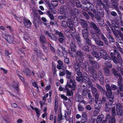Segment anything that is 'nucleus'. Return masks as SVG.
Instances as JSON below:
<instances>
[{"instance_id":"obj_1","label":"nucleus","mask_w":123,"mask_h":123,"mask_svg":"<svg viewBox=\"0 0 123 123\" xmlns=\"http://www.w3.org/2000/svg\"><path fill=\"white\" fill-rule=\"evenodd\" d=\"M114 52L110 53V56L111 58L115 63H122V61L121 60V55L118 51L117 49V48L115 46L113 47Z\"/></svg>"},{"instance_id":"obj_2","label":"nucleus","mask_w":123,"mask_h":123,"mask_svg":"<svg viewBox=\"0 0 123 123\" xmlns=\"http://www.w3.org/2000/svg\"><path fill=\"white\" fill-rule=\"evenodd\" d=\"M40 41L42 43V47L43 50V51L46 53H47L48 52V49L47 47L45 46L44 43H46L47 42L46 38L43 35H41L40 36Z\"/></svg>"},{"instance_id":"obj_3","label":"nucleus","mask_w":123,"mask_h":123,"mask_svg":"<svg viewBox=\"0 0 123 123\" xmlns=\"http://www.w3.org/2000/svg\"><path fill=\"white\" fill-rule=\"evenodd\" d=\"M80 63H75L73 66V68L75 69V73L78 76H80L82 75L81 72H80V65L84 63L83 62V60H80Z\"/></svg>"},{"instance_id":"obj_4","label":"nucleus","mask_w":123,"mask_h":123,"mask_svg":"<svg viewBox=\"0 0 123 123\" xmlns=\"http://www.w3.org/2000/svg\"><path fill=\"white\" fill-rule=\"evenodd\" d=\"M68 79L67 84L66 85V86H67L70 88H71L74 90L76 86V84L75 83V80L71 78Z\"/></svg>"},{"instance_id":"obj_5","label":"nucleus","mask_w":123,"mask_h":123,"mask_svg":"<svg viewBox=\"0 0 123 123\" xmlns=\"http://www.w3.org/2000/svg\"><path fill=\"white\" fill-rule=\"evenodd\" d=\"M66 74V78L67 79H69L71 78L72 73L71 72L66 69L62 71H60L59 75L60 76H62L65 75Z\"/></svg>"},{"instance_id":"obj_6","label":"nucleus","mask_w":123,"mask_h":123,"mask_svg":"<svg viewBox=\"0 0 123 123\" xmlns=\"http://www.w3.org/2000/svg\"><path fill=\"white\" fill-rule=\"evenodd\" d=\"M113 101L114 99H111L108 100V101L106 103L105 107V110L106 111L109 112L110 111Z\"/></svg>"},{"instance_id":"obj_7","label":"nucleus","mask_w":123,"mask_h":123,"mask_svg":"<svg viewBox=\"0 0 123 123\" xmlns=\"http://www.w3.org/2000/svg\"><path fill=\"white\" fill-rule=\"evenodd\" d=\"M90 25L92 28L94 29L95 32L98 34H100L101 33L100 30L98 26H97L95 23L93 22H92L90 24Z\"/></svg>"},{"instance_id":"obj_8","label":"nucleus","mask_w":123,"mask_h":123,"mask_svg":"<svg viewBox=\"0 0 123 123\" xmlns=\"http://www.w3.org/2000/svg\"><path fill=\"white\" fill-rule=\"evenodd\" d=\"M102 91H103L104 94H105L106 96L108 99V100L114 99V95L113 94H111L108 92L107 91H106L104 90L103 89V90Z\"/></svg>"},{"instance_id":"obj_9","label":"nucleus","mask_w":123,"mask_h":123,"mask_svg":"<svg viewBox=\"0 0 123 123\" xmlns=\"http://www.w3.org/2000/svg\"><path fill=\"white\" fill-rule=\"evenodd\" d=\"M116 111L117 115L122 116L123 113L122 106L119 104L117 105L116 107Z\"/></svg>"},{"instance_id":"obj_10","label":"nucleus","mask_w":123,"mask_h":123,"mask_svg":"<svg viewBox=\"0 0 123 123\" xmlns=\"http://www.w3.org/2000/svg\"><path fill=\"white\" fill-rule=\"evenodd\" d=\"M67 9L66 6H64L63 7H61L58 9V13L61 14H63L64 13L66 15L67 13Z\"/></svg>"},{"instance_id":"obj_11","label":"nucleus","mask_w":123,"mask_h":123,"mask_svg":"<svg viewBox=\"0 0 123 123\" xmlns=\"http://www.w3.org/2000/svg\"><path fill=\"white\" fill-rule=\"evenodd\" d=\"M23 23L25 27L27 28H29L32 24L29 19L26 18L24 19Z\"/></svg>"},{"instance_id":"obj_12","label":"nucleus","mask_w":123,"mask_h":123,"mask_svg":"<svg viewBox=\"0 0 123 123\" xmlns=\"http://www.w3.org/2000/svg\"><path fill=\"white\" fill-rule=\"evenodd\" d=\"M98 73L99 81L100 82V83L101 84H103L104 81L103 75L102 72L100 71H98Z\"/></svg>"},{"instance_id":"obj_13","label":"nucleus","mask_w":123,"mask_h":123,"mask_svg":"<svg viewBox=\"0 0 123 123\" xmlns=\"http://www.w3.org/2000/svg\"><path fill=\"white\" fill-rule=\"evenodd\" d=\"M66 23L70 30H71L72 31H73V25L70 19L69 18L68 19V21Z\"/></svg>"},{"instance_id":"obj_14","label":"nucleus","mask_w":123,"mask_h":123,"mask_svg":"<svg viewBox=\"0 0 123 123\" xmlns=\"http://www.w3.org/2000/svg\"><path fill=\"white\" fill-rule=\"evenodd\" d=\"M103 70L104 74L106 76H111L112 75V74L110 72L109 69L107 67H104Z\"/></svg>"},{"instance_id":"obj_15","label":"nucleus","mask_w":123,"mask_h":123,"mask_svg":"<svg viewBox=\"0 0 123 123\" xmlns=\"http://www.w3.org/2000/svg\"><path fill=\"white\" fill-rule=\"evenodd\" d=\"M70 47L71 51L74 52H75V48H76L74 42L72 40L71 41V43L70 44Z\"/></svg>"},{"instance_id":"obj_16","label":"nucleus","mask_w":123,"mask_h":123,"mask_svg":"<svg viewBox=\"0 0 123 123\" xmlns=\"http://www.w3.org/2000/svg\"><path fill=\"white\" fill-rule=\"evenodd\" d=\"M91 54L94 57L97 58L98 60H99L101 58L99 53L95 51H92L91 52Z\"/></svg>"},{"instance_id":"obj_17","label":"nucleus","mask_w":123,"mask_h":123,"mask_svg":"<svg viewBox=\"0 0 123 123\" xmlns=\"http://www.w3.org/2000/svg\"><path fill=\"white\" fill-rule=\"evenodd\" d=\"M103 117L101 116H99L96 119L97 123H106V120H102Z\"/></svg>"},{"instance_id":"obj_18","label":"nucleus","mask_w":123,"mask_h":123,"mask_svg":"<svg viewBox=\"0 0 123 123\" xmlns=\"http://www.w3.org/2000/svg\"><path fill=\"white\" fill-rule=\"evenodd\" d=\"M70 13L72 15H75V14L78 15L79 13L77 9L74 8L73 9H71L70 11Z\"/></svg>"},{"instance_id":"obj_19","label":"nucleus","mask_w":123,"mask_h":123,"mask_svg":"<svg viewBox=\"0 0 123 123\" xmlns=\"http://www.w3.org/2000/svg\"><path fill=\"white\" fill-rule=\"evenodd\" d=\"M91 6H89V7H87V6H85V10H86L88 12V13L92 17L93 16V15L92 12H90L89 11H92V8L91 7Z\"/></svg>"},{"instance_id":"obj_20","label":"nucleus","mask_w":123,"mask_h":123,"mask_svg":"<svg viewBox=\"0 0 123 123\" xmlns=\"http://www.w3.org/2000/svg\"><path fill=\"white\" fill-rule=\"evenodd\" d=\"M6 40L10 43H12L14 40L12 37L9 35H7V38Z\"/></svg>"},{"instance_id":"obj_21","label":"nucleus","mask_w":123,"mask_h":123,"mask_svg":"<svg viewBox=\"0 0 123 123\" xmlns=\"http://www.w3.org/2000/svg\"><path fill=\"white\" fill-rule=\"evenodd\" d=\"M118 77H119V78L118 79L117 81V85L119 86H122L123 85V78L121 76Z\"/></svg>"},{"instance_id":"obj_22","label":"nucleus","mask_w":123,"mask_h":123,"mask_svg":"<svg viewBox=\"0 0 123 123\" xmlns=\"http://www.w3.org/2000/svg\"><path fill=\"white\" fill-rule=\"evenodd\" d=\"M95 42L97 45L99 46H103L104 45L103 42L99 40V39H98Z\"/></svg>"},{"instance_id":"obj_23","label":"nucleus","mask_w":123,"mask_h":123,"mask_svg":"<svg viewBox=\"0 0 123 123\" xmlns=\"http://www.w3.org/2000/svg\"><path fill=\"white\" fill-rule=\"evenodd\" d=\"M87 58L88 59L89 61L91 63L92 65L94 63V62L95 61H94V58L92 57L90 55H88L87 56Z\"/></svg>"},{"instance_id":"obj_24","label":"nucleus","mask_w":123,"mask_h":123,"mask_svg":"<svg viewBox=\"0 0 123 123\" xmlns=\"http://www.w3.org/2000/svg\"><path fill=\"white\" fill-rule=\"evenodd\" d=\"M34 50L35 51V54L38 57L40 56L41 55L40 51L37 48H34Z\"/></svg>"},{"instance_id":"obj_25","label":"nucleus","mask_w":123,"mask_h":123,"mask_svg":"<svg viewBox=\"0 0 123 123\" xmlns=\"http://www.w3.org/2000/svg\"><path fill=\"white\" fill-rule=\"evenodd\" d=\"M112 72L115 76L119 77L121 76L120 74L118 73L116 71L115 69L113 68L111 70Z\"/></svg>"},{"instance_id":"obj_26","label":"nucleus","mask_w":123,"mask_h":123,"mask_svg":"<svg viewBox=\"0 0 123 123\" xmlns=\"http://www.w3.org/2000/svg\"><path fill=\"white\" fill-rule=\"evenodd\" d=\"M104 64L108 68H112V65L111 63V62L109 60L106 61L105 62Z\"/></svg>"},{"instance_id":"obj_27","label":"nucleus","mask_w":123,"mask_h":123,"mask_svg":"<svg viewBox=\"0 0 123 123\" xmlns=\"http://www.w3.org/2000/svg\"><path fill=\"white\" fill-rule=\"evenodd\" d=\"M91 71L93 77L95 80L98 78L97 72L95 70H92Z\"/></svg>"},{"instance_id":"obj_28","label":"nucleus","mask_w":123,"mask_h":123,"mask_svg":"<svg viewBox=\"0 0 123 123\" xmlns=\"http://www.w3.org/2000/svg\"><path fill=\"white\" fill-rule=\"evenodd\" d=\"M76 56L77 57L80 58L82 59V57L83 55V53L81 51H78L76 53Z\"/></svg>"},{"instance_id":"obj_29","label":"nucleus","mask_w":123,"mask_h":123,"mask_svg":"<svg viewBox=\"0 0 123 123\" xmlns=\"http://www.w3.org/2000/svg\"><path fill=\"white\" fill-rule=\"evenodd\" d=\"M106 88L107 91L112 94V92L111 91L112 88L110 85L108 84H107L105 86Z\"/></svg>"},{"instance_id":"obj_30","label":"nucleus","mask_w":123,"mask_h":123,"mask_svg":"<svg viewBox=\"0 0 123 123\" xmlns=\"http://www.w3.org/2000/svg\"><path fill=\"white\" fill-rule=\"evenodd\" d=\"M108 38L109 40L110 43H114L115 40L114 38L110 34H109L108 36Z\"/></svg>"},{"instance_id":"obj_31","label":"nucleus","mask_w":123,"mask_h":123,"mask_svg":"<svg viewBox=\"0 0 123 123\" xmlns=\"http://www.w3.org/2000/svg\"><path fill=\"white\" fill-rule=\"evenodd\" d=\"M68 87L66 86H65V90L67 91L66 95L67 96L68 95V96H71L72 94V92L71 91H71H70L69 90L68 88Z\"/></svg>"},{"instance_id":"obj_32","label":"nucleus","mask_w":123,"mask_h":123,"mask_svg":"<svg viewBox=\"0 0 123 123\" xmlns=\"http://www.w3.org/2000/svg\"><path fill=\"white\" fill-rule=\"evenodd\" d=\"M116 46L118 49V50L122 53V54H123V49L121 48L120 46V45L117 42H115Z\"/></svg>"},{"instance_id":"obj_33","label":"nucleus","mask_w":123,"mask_h":123,"mask_svg":"<svg viewBox=\"0 0 123 123\" xmlns=\"http://www.w3.org/2000/svg\"><path fill=\"white\" fill-rule=\"evenodd\" d=\"M92 38L95 41L98 39H99V37L98 36L96 33H92Z\"/></svg>"},{"instance_id":"obj_34","label":"nucleus","mask_w":123,"mask_h":123,"mask_svg":"<svg viewBox=\"0 0 123 123\" xmlns=\"http://www.w3.org/2000/svg\"><path fill=\"white\" fill-rule=\"evenodd\" d=\"M47 14L48 15L49 17L50 18V19L52 20L54 18V17L53 14L51 13L49 11H48L47 12Z\"/></svg>"},{"instance_id":"obj_35","label":"nucleus","mask_w":123,"mask_h":123,"mask_svg":"<svg viewBox=\"0 0 123 123\" xmlns=\"http://www.w3.org/2000/svg\"><path fill=\"white\" fill-rule=\"evenodd\" d=\"M70 32L71 33V34L72 37L73 39H74L75 36L76 34L75 30L74 29H73V31H72L71 30H70Z\"/></svg>"},{"instance_id":"obj_36","label":"nucleus","mask_w":123,"mask_h":123,"mask_svg":"<svg viewBox=\"0 0 123 123\" xmlns=\"http://www.w3.org/2000/svg\"><path fill=\"white\" fill-rule=\"evenodd\" d=\"M79 77H76V80L80 82H82L84 80V79L83 77L81 75L80 76H79Z\"/></svg>"},{"instance_id":"obj_37","label":"nucleus","mask_w":123,"mask_h":123,"mask_svg":"<svg viewBox=\"0 0 123 123\" xmlns=\"http://www.w3.org/2000/svg\"><path fill=\"white\" fill-rule=\"evenodd\" d=\"M75 4L76 5L77 7L78 8L81 7L82 6V5L80 3V2L78 0H76L75 2ZM75 4V3H74Z\"/></svg>"},{"instance_id":"obj_38","label":"nucleus","mask_w":123,"mask_h":123,"mask_svg":"<svg viewBox=\"0 0 123 123\" xmlns=\"http://www.w3.org/2000/svg\"><path fill=\"white\" fill-rule=\"evenodd\" d=\"M101 56L105 60L108 59L109 58H110L109 56L106 53L105 54V55L103 54L101 55Z\"/></svg>"},{"instance_id":"obj_39","label":"nucleus","mask_w":123,"mask_h":123,"mask_svg":"<svg viewBox=\"0 0 123 123\" xmlns=\"http://www.w3.org/2000/svg\"><path fill=\"white\" fill-rule=\"evenodd\" d=\"M65 39V37L64 36L61 37H59L58 39L59 41V42L61 43H63Z\"/></svg>"},{"instance_id":"obj_40","label":"nucleus","mask_w":123,"mask_h":123,"mask_svg":"<svg viewBox=\"0 0 123 123\" xmlns=\"http://www.w3.org/2000/svg\"><path fill=\"white\" fill-rule=\"evenodd\" d=\"M95 102L96 104V106H101L102 102L101 101L98 100L95 101Z\"/></svg>"},{"instance_id":"obj_41","label":"nucleus","mask_w":123,"mask_h":123,"mask_svg":"<svg viewBox=\"0 0 123 123\" xmlns=\"http://www.w3.org/2000/svg\"><path fill=\"white\" fill-rule=\"evenodd\" d=\"M51 4L53 6H56L58 5V2L57 0H51Z\"/></svg>"},{"instance_id":"obj_42","label":"nucleus","mask_w":123,"mask_h":123,"mask_svg":"<svg viewBox=\"0 0 123 123\" xmlns=\"http://www.w3.org/2000/svg\"><path fill=\"white\" fill-rule=\"evenodd\" d=\"M18 83L16 84V87H15L14 90L16 94H18Z\"/></svg>"},{"instance_id":"obj_43","label":"nucleus","mask_w":123,"mask_h":123,"mask_svg":"<svg viewBox=\"0 0 123 123\" xmlns=\"http://www.w3.org/2000/svg\"><path fill=\"white\" fill-rule=\"evenodd\" d=\"M78 43H80L81 41V39L79 35L75 36V37Z\"/></svg>"},{"instance_id":"obj_44","label":"nucleus","mask_w":123,"mask_h":123,"mask_svg":"<svg viewBox=\"0 0 123 123\" xmlns=\"http://www.w3.org/2000/svg\"><path fill=\"white\" fill-rule=\"evenodd\" d=\"M92 65L97 69H98L100 67V66L99 64H98L96 61L94 62V63Z\"/></svg>"},{"instance_id":"obj_45","label":"nucleus","mask_w":123,"mask_h":123,"mask_svg":"<svg viewBox=\"0 0 123 123\" xmlns=\"http://www.w3.org/2000/svg\"><path fill=\"white\" fill-rule=\"evenodd\" d=\"M92 94L94 95L97 94L98 92L97 91L96 89L94 87H92Z\"/></svg>"},{"instance_id":"obj_46","label":"nucleus","mask_w":123,"mask_h":123,"mask_svg":"<svg viewBox=\"0 0 123 123\" xmlns=\"http://www.w3.org/2000/svg\"><path fill=\"white\" fill-rule=\"evenodd\" d=\"M70 114L68 113H67V112H66V113H65V117L66 121H68L69 120Z\"/></svg>"},{"instance_id":"obj_47","label":"nucleus","mask_w":123,"mask_h":123,"mask_svg":"<svg viewBox=\"0 0 123 123\" xmlns=\"http://www.w3.org/2000/svg\"><path fill=\"white\" fill-rule=\"evenodd\" d=\"M116 120L115 118L111 117V119L109 120L108 123H116Z\"/></svg>"},{"instance_id":"obj_48","label":"nucleus","mask_w":123,"mask_h":123,"mask_svg":"<svg viewBox=\"0 0 123 123\" xmlns=\"http://www.w3.org/2000/svg\"><path fill=\"white\" fill-rule=\"evenodd\" d=\"M55 33L56 34L59 35V37H61L63 36V34L60 31H59L58 30H56L55 31Z\"/></svg>"},{"instance_id":"obj_49","label":"nucleus","mask_w":123,"mask_h":123,"mask_svg":"<svg viewBox=\"0 0 123 123\" xmlns=\"http://www.w3.org/2000/svg\"><path fill=\"white\" fill-rule=\"evenodd\" d=\"M49 38L51 39L56 41L57 40V37L54 35H53L52 34H51Z\"/></svg>"},{"instance_id":"obj_50","label":"nucleus","mask_w":123,"mask_h":123,"mask_svg":"<svg viewBox=\"0 0 123 123\" xmlns=\"http://www.w3.org/2000/svg\"><path fill=\"white\" fill-rule=\"evenodd\" d=\"M24 73H26V74L27 75H28L30 74L31 73L30 70L28 68H26L25 70L23 71Z\"/></svg>"},{"instance_id":"obj_51","label":"nucleus","mask_w":123,"mask_h":123,"mask_svg":"<svg viewBox=\"0 0 123 123\" xmlns=\"http://www.w3.org/2000/svg\"><path fill=\"white\" fill-rule=\"evenodd\" d=\"M96 86L98 89L101 92H102V91L103 90V88L98 84L96 83Z\"/></svg>"},{"instance_id":"obj_52","label":"nucleus","mask_w":123,"mask_h":123,"mask_svg":"<svg viewBox=\"0 0 123 123\" xmlns=\"http://www.w3.org/2000/svg\"><path fill=\"white\" fill-rule=\"evenodd\" d=\"M61 26L63 28H66L67 27L66 23L65 21H63L62 23L61 24Z\"/></svg>"},{"instance_id":"obj_53","label":"nucleus","mask_w":123,"mask_h":123,"mask_svg":"<svg viewBox=\"0 0 123 123\" xmlns=\"http://www.w3.org/2000/svg\"><path fill=\"white\" fill-rule=\"evenodd\" d=\"M86 43L88 45H91V42L90 40L88 38L86 39Z\"/></svg>"},{"instance_id":"obj_54","label":"nucleus","mask_w":123,"mask_h":123,"mask_svg":"<svg viewBox=\"0 0 123 123\" xmlns=\"http://www.w3.org/2000/svg\"><path fill=\"white\" fill-rule=\"evenodd\" d=\"M112 26L114 28V29L116 31V28H117L118 27V25L116 24L115 23H112Z\"/></svg>"},{"instance_id":"obj_55","label":"nucleus","mask_w":123,"mask_h":123,"mask_svg":"<svg viewBox=\"0 0 123 123\" xmlns=\"http://www.w3.org/2000/svg\"><path fill=\"white\" fill-rule=\"evenodd\" d=\"M66 18V16L65 15L59 16L58 17V19L59 20H62L63 19H65Z\"/></svg>"},{"instance_id":"obj_56","label":"nucleus","mask_w":123,"mask_h":123,"mask_svg":"<svg viewBox=\"0 0 123 123\" xmlns=\"http://www.w3.org/2000/svg\"><path fill=\"white\" fill-rule=\"evenodd\" d=\"M78 110L80 111H82L84 109V108L80 105H78Z\"/></svg>"},{"instance_id":"obj_57","label":"nucleus","mask_w":123,"mask_h":123,"mask_svg":"<svg viewBox=\"0 0 123 123\" xmlns=\"http://www.w3.org/2000/svg\"><path fill=\"white\" fill-rule=\"evenodd\" d=\"M80 21L81 25L82 27L84 28L85 26V21L83 19H80Z\"/></svg>"},{"instance_id":"obj_58","label":"nucleus","mask_w":123,"mask_h":123,"mask_svg":"<svg viewBox=\"0 0 123 123\" xmlns=\"http://www.w3.org/2000/svg\"><path fill=\"white\" fill-rule=\"evenodd\" d=\"M98 23L99 24V25L101 27H102L103 26V24L104 22L103 20H100L99 21H98Z\"/></svg>"},{"instance_id":"obj_59","label":"nucleus","mask_w":123,"mask_h":123,"mask_svg":"<svg viewBox=\"0 0 123 123\" xmlns=\"http://www.w3.org/2000/svg\"><path fill=\"white\" fill-rule=\"evenodd\" d=\"M58 119H59L62 120L63 119V118H62V116L61 113H60L58 114Z\"/></svg>"},{"instance_id":"obj_60","label":"nucleus","mask_w":123,"mask_h":123,"mask_svg":"<svg viewBox=\"0 0 123 123\" xmlns=\"http://www.w3.org/2000/svg\"><path fill=\"white\" fill-rule=\"evenodd\" d=\"M100 55H101L103 54L106 53V51L103 49H101L100 51Z\"/></svg>"},{"instance_id":"obj_61","label":"nucleus","mask_w":123,"mask_h":123,"mask_svg":"<svg viewBox=\"0 0 123 123\" xmlns=\"http://www.w3.org/2000/svg\"><path fill=\"white\" fill-rule=\"evenodd\" d=\"M94 95L95 96V101L98 100L99 97V94L98 93L97 94H94Z\"/></svg>"},{"instance_id":"obj_62","label":"nucleus","mask_w":123,"mask_h":123,"mask_svg":"<svg viewBox=\"0 0 123 123\" xmlns=\"http://www.w3.org/2000/svg\"><path fill=\"white\" fill-rule=\"evenodd\" d=\"M97 107L95 108V111L97 112V113H98L99 111V110L101 106H97Z\"/></svg>"},{"instance_id":"obj_63","label":"nucleus","mask_w":123,"mask_h":123,"mask_svg":"<svg viewBox=\"0 0 123 123\" xmlns=\"http://www.w3.org/2000/svg\"><path fill=\"white\" fill-rule=\"evenodd\" d=\"M44 33L45 35H48L49 37L51 34H52L51 33H50L47 31H44Z\"/></svg>"},{"instance_id":"obj_64","label":"nucleus","mask_w":123,"mask_h":123,"mask_svg":"<svg viewBox=\"0 0 123 123\" xmlns=\"http://www.w3.org/2000/svg\"><path fill=\"white\" fill-rule=\"evenodd\" d=\"M65 89L64 88L62 87V86H60L59 88V90L61 91H63L64 92H65Z\"/></svg>"}]
</instances>
